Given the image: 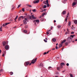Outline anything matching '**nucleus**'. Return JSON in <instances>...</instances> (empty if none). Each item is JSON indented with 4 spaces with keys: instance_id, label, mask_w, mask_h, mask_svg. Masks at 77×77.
Listing matches in <instances>:
<instances>
[{
    "instance_id": "nucleus-38",
    "label": "nucleus",
    "mask_w": 77,
    "mask_h": 77,
    "mask_svg": "<svg viewBox=\"0 0 77 77\" xmlns=\"http://www.w3.org/2000/svg\"><path fill=\"white\" fill-rule=\"evenodd\" d=\"M43 3L45 4V5H47V3H46V2L45 1H44Z\"/></svg>"
},
{
    "instance_id": "nucleus-11",
    "label": "nucleus",
    "mask_w": 77,
    "mask_h": 77,
    "mask_svg": "<svg viewBox=\"0 0 77 77\" xmlns=\"http://www.w3.org/2000/svg\"><path fill=\"white\" fill-rule=\"evenodd\" d=\"M7 26V25H6V23H4V24H3L2 25L3 27H5V26Z\"/></svg>"
},
{
    "instance_id": "nucleus-14",
    "label": "nucleus",
    "mask_w": 77,
    "mask_h": 77,
    "mask_svg": "<svg viewBox=\"0 0 77 77\" xmlns=\"http://www.w3.org/2000/svg\"><path fill=\"white\" fill-rule=\"evenodd\" d=\"M66 42V40H64L61 42V44H63V43H64V42Z\"/></svg>"
},
{
    "instance_id": "nucleus-27",
    "label": "nucleus",
    "mask_w": 77,
    "mask_h": 77,
    "mask_svg": "<svg viewBox=\"0 0 77 77\" xmlns=\"http://www.w3.org/2000/svg\"><path fill=\"white\" fill-rule=\"evenodd\" d=\"M68 26H70L71 25V22L69 21L68 24Z\"/></svg>"
},
{
    "instance_id": "nucleus-39",
    "label": "nucleus",
    "mask_w": 77,
    "mask_h": 77,
    "mask_svg": "<svg viewBox=\"0 0 77 77\" xmlns=\"http://www.w3.org/2000/svg\"><path fill=\"white\" fill-rule=\"evenodd\" d=\"M18 18V16H17L14 20H17Z\"/></svg>"
},
{
    "instance_id": "nucleus-6",
    "label": "nucleus",
    "mask_w": 77,
    "mask_h": 77,
    "mask_svg": "<svg viewBox=\"0 0 77 77\" xmlns=\"http://www.w3.org/2000/svg\"><path fill=\"white\" fill-rule=\"evenodd\" d=\"M39 2V0H38L37 1H34L33 2L34 3H38Z\"/></svg>"
},
{
    "instance_id": "nucleus-57",
    "label": "nucleus",
    "mask_w": 77,
    "mask_h": 77,
    "mask_svg": "<svg viewBox=\"0 0 77 77\" xmlns=\"http://www.w3.org/2000/svg\"><path fill=\"white\" fill-rule=\"evenodd\" d=\"M3 71V69H1V70H0V72H2Z\"/></svg>"
},
{
    "instance_id": "nucleus-60",
    "label": "nucleus",
    "mask_w": 77,
    "mask_h": 77,
    "mask_svg": "<svg viewBox=\"0 0 77 77\" xmlns=\"http://www.w3.org/2000/svg\"><path fill=\"white\" fill-rule=\"evenodd\" d=\"M55 50V48H53V49H52V50Z\"/></svg>"
},
{
    "instance_id": "nucleus-9",
    "label": "nucleus",
    "mask_w": 77,
    "mask_h": 77,
    "mask_svg": "<svg viewBox=\"0 0 77 77\" xmlns=\"http://www.w3.org/2000/svg\"><path fill=\"white\" fill-rule=\"evenodd\" d=\"M27 6H28V7H29V8H32V5H29L28 4H26Z\"/></svg>"
},
{
    "instance_id": "nucleus-13",
    "label": "nucleus",
    "mask_w": 77,
    "mask_h": 77,
    "mask_svg": "<svg viewBox=\"0 0 77 77\" xmlns=\"http://www.w3.org/2000/svg\"><path fill=\"white\" fill-rule=\"evenodd\" d=\"M39 66H40V67H43V64L42 63H40L39 65Z\"/></svg>"
},
{
    "instance_id": "nucleus-52",
    "label": "nucleus",
    "mask_w": 77,
    "mask_h": 77,
    "mask_svg": "<svg viewBox=\"0 0 77 77\" xmlns=\"http://www.w3.org/2000/svg\"><path fill=\"white\" fill-rule=\"evenodd\" d=\"M66 66H68L69 65V63H67L66 64Z\"/></svg>"
},
{
    "instance_id": "nucleus-3",
    "label": "nucleus",
    "mask_w": 77,
    "mask_h": 77,
    "mask_svg": "<svg viewBox=\"0 0 77 77\" xmlns=\"http://www.w3.org/2000/svg\"><path fill=\"white\" fill-rule=\"evenodd\" d=\"M72 38L71 37H69L67 38V41L69 43L70 42H72Z\"/></svg>"
},
{
    "instance_id": "nucleus-34",
    "label": "nucleus",
    "mask_w": 77,
    "mask_h": 77,
    "mask_svg": "<svg viewBox=\"0 0 77 77\" xmlns=\"http://www.w3.org/2000/svg\"><path fill=\"white\" fill-rule=\"evenodd\" d=\"M20 17V18H23V19H24V16H21Z\"/></svg>"
},
{
    "instance_id": "nucleus-24",
    "label": "nucleus",
    "mask_w": 77,
    "mask_h": 77,
    "mask_svg": "<svg viewBox=\"0 0 77 77\" xmlns=\"http://www.w3.org/2000/svg\"><path fill=\"white\" fill-rule=\"evenodd\" d=\"M65 2L64 0H63L62 1V3H65Z\"/></svg>"
},
{
    "instance_id": "nucleus-33",
    "label": "nucleus",
    "mask_w": 77,
    "mask_h": 77,
    "mask_svg": "<svg viewBox=\"0 0 77 77\" xmlns=\"http://www.w3.org/2000/svg\"><path fill=\"white\" fill-rule=\"evenodd\" d=\"M43 8H47V5H44L43 6Z\"/></svg>"
},
{
    "instance_id": "nucleus-16",
    "label": "nucleus",
    "mask_w": 77,
    "mask_h": 77,
    "mask_svg": "<svg viewBox=\"0 0 77 77\" xmlns=\"http://www.w3.org/2000/svg\"><path fill=\"white\" fill-rule=\"evenodd\" d=\"M23 32L25 33H27V30H24Z\"/></svg>"
},
{
    "instance_id": "nucleus-21",
    "label": "nucleus",
    "mask_w": 77,
    "mask_h": 77,
    "mask_svg": "<svg viewBox=\"0 0 77 77\" xmlns=\"http://www.w3.org/2000/svg\"><path fill=\"white\" fill-rule=\"evenodd\" d=\"M0 31L1 32H2V26H1L0 28Z\"/></svg>"
},
{
    "instance_id": "nucleus-8",
    "label": "nucleus",
    "mask_w": 77,
    "mask_h": 77,
    "mask_svg": "<svg viewBox=\"0 0 77 77\" xmlns=\"http://www.w3.org/2000/svg\"><path fill=\"white\" fill-rule=\"evenodd\" d=\"M52 40L53 42H55V41H56V39L55 38H53Z\"/></svg>"
},
{
    "instance_id": "nucleus-53",
    "label": "nucleus",
    "mask_w": 77,
    "mask_h": 77,
    "mask_svg": "<svg viewBox=\"0 0 77 77\" xmlns=\"http://www.w3.org/2000/svg\"><path fill=\"white\" fill-rule=\"evenodd\" d=\"M45 15V13H43L42 14V16H44Z\"/></svg>"
},
{
    "instance_id": "nucleus-4",
    "label": "nucleus",
    "mask_w": 77,
    "mask_h": 77,
    "mask_svg": "<svg viewBox=\"0 0 77 77\" xmlns=\"http://www.w3.org/2000/svg\"><path fill=\"white\" fill-rule=\"evenodd\" d=\"M27 22H29V21L28 20H27V18H25V20H23V24H24L26 25L27 24Z\"/></svg>"
},
{
    "instance_id": "nucleus-7",
    "label": "nucleus",
    "mask_w": 77,
    "mask_h": 77,
    "mask_svg": "<svg viewBox=\"0 0 77 77\" xmlns=\"http://www.w3.org/2000/svg\"><path fill=\"white\" fill-rule=\"evenodd\" d=\"M6 43H7V42H4L2 43V44L3 45V46H5L6 45Z\"/></svg>"
},
{
    "instance_id": "nucleus-32",
    "label": "nucleus",
    "mask_w": 77,
    "mask_h": 77,
    "mask_svg": "<svg viewBox=\"0 0 77 77\" xmlns=\"http://www.w3.org/2000/svg\"><path fill=\"white\" fill-rule=\"evenodd\" d=\"M68 43L67 42H66L65 43V44L66 45H68Z\"/></svg>"
},
{
    "instance_id": "nucleus-29",
    "label": "nucleus",
    "mask_w": 77,
    "mask_h": 77,
    "mask_svg": "<svg viewBox=\"0 0 77 77\" xmlns=\"http://www.w3.org/2000/svg\"><path fill=\"white\" fill-rule=\"evenodd\" d=\"M33 23H35V24H36V20H34L33 21Z\"/></svg>"
},
{
    "instance_id": "nucleus-40",
    "label": "nucleus",
    "mask_w": 77,
    "mask_h": 77,
    "mask_svg": "<svg viewBox=\"0 0 77 77\" xmlns=\"http://www.w3.org/2000/svg\"><path fill=\"white\" fill-rule=\"evenodd\" d=\"M46 2L47 3V4H48V0H47L46 1Z\"/></svg>"
},
{
    "instance_id": "nucleus-45",
    "label": "nucleus",
    "mask_w": 77,
    "mask_h": 77,
    "mask_svg": "<svg viewBox=\"0 0 77 77\" xmlns=\"http://www.w3.org/2000/svg\"><path fill=\"white\" fill-rule=\"evenodd\" d=\"M70 37H72V38L74 37L73 35H70Z\"/></svg>"
},
{
    "instance_id": "nucleus-43",
    "label": "nucleus",
    "mask_w": 77,
    "mask_h": 77,
    "mask_svg": "<svg viewBox=\"0 0 77 77\" xmlns=\"http://www.w3.org/2000/svg\"><path fill=\"white\" fill-rule=\"evenodd\" d=\"M47 7H49L50 6V5H49V4H47Z\"/></svg>"
},
{
    "instance_id": "nucleus-20",
    "label": "nucleus",
    "mask_w": 77,
    "mask_h": 77,
    "mask_svg": "<svg viewBox=\"0 0 77 77\" xmlns=\"http://www.w3.org/2000/svg\"><path fill=\"white\" fill-rule=\"evenodd\" d=\"M62 47V44H60L59 46V48H61V47Z\"/></svg>"
},
{
    "instance_id": "nucleus-46",
    "label": "nucleus",
    "mask_w": 77,
    "mask_h": 77,
    "mask_svg": "<svg viewBox=\"0 0 77 77\" xmlns=\"http://www.w3.org/2000/svg\"><path fill=\"white\" fill-rule=\"evenodd\" d=\"M67 20H68V18H66V19H65V21H66V22H67Z\"/></svg>"
},
{
    "instance_id": "nucleus-1",
    "label": "nucleus",
    "mask_w": 77,
    "mask_h": 77,
    "mask_svg": "<svg viewBox=\"0 0 77 77\" xmlns=\"http://www.w3.org/2000/svg\"><path fill=\"white\" fill-rule=\"evenodd\" d=\"M29 19L30 20H35V19H36V17L34 16V15H31V16H30L29 17Z\"/></svg>"
},
{
    "instance_id": "nucleus-19",
    "label": "nucleus",
    "mask_w": 77,
    "mask_h": 77,
    "mask_svg": "<svg viewBox=\"0 0 77 77\" xmlns=\"http://www.w3.org/2000/svg\"><path fill=\"white\" fill-rule=\"evenodd\" d=\"M74 23H75V24H77V20H75L74 21Z\"/></svg>"
},
{
    "instance_id": "nucleus-44",
    "label": "nucleus",
    "mask_w": 77,
    "mask_h": 77,
    "mask_svg": "<svg viewBox=\"0 0 77 77\" xmlns=\"http://www.w3.org/2000/svg\"><path fill=\"white\" fill-rule=\"evenodd\" d=\"M41 21H44V19L43 18H42L41 20Z\"/></svg>"
},
{
    "instance_id": "nucleus-55",
    "label": "nucleus",
    "mask_w": 77,
    "mask_h": 77,
    "mask_svg": "<svg viewBox=\"0 0 77 77\" xmlns=\"http://www.w3.org/2000/svg\"><path fill=\"white\" fill-rule=\"evenodd\" d=\"M74 32H71V34H74Z\"/></svg>"
},
{
    "instance_id": "nucleus-41",
    "label": "nucleus",
    "mask_w": 77,
    "mask_h": 77,
    "mask_svg": "<svg viewBox=\"0 0 77 77\" xmlns=\"http://www.w3.org/2000/svg\"><path fill=\"white\" fill-rule=\"evenodd\" d=\"M44 41L45 42H47V41L45 40V39H44Z\"/></svg>"
},
{
    "instance_id": "nucleus-56",
    "label": "nucleus",
    "mask_w": 77,
    "mask_h": 77,
    "mask_svg": "<svg viewBox=\"0 0 77 77\" xmlns=\"http://www.w3.org/2000/svg\"><path fill=\"white\" fill-rule=\"evenodd\" d=\"M68 32H66V33H65V34H66V35H67V34H68Z\"/></svg>"
},
{
    "instance_id": "nucleus-42",
    "label": "nucleus",
    "mask_w": 77,
    "mask_h": 77,
    "mask_svg": "<svg viewBox=\"0 0 77 77\" xmlns=\"http://www.w3.org/2000/svg\"><path fill=\"white\" fill-rule=\"evenodd\" d=\"M20 6H21V4L19 5H18V7H17V8H19L20 7Z\"/></svg>"
},
{
    "instance_id": "nucleus-48",
    "label": "nucleus",
    "mask_w": 77,
    "mask_h": 77,
    "mask_svg": "<svg viewBox=\"0 0 77 77\" xmlns=\"http://www.w3.org/2000/svg\"><path fill=\"white\" fill-rule=\"evenodd\" d=\"M74 1L75 2V3H77V0H74Z\"/></svg>"
},
{
    "instance_id": "nucleus-62",
    "label": "nucleus",
    "mask_w": 77,
    "mask_h": 77,
    "mask_svg": "<svg viewBox=\"0 0 77 77\" xmlns=\"http://www.w3.org/2000/svg\"><path fill=\"white\" fill-rule=\"evenodd\" d=\"M13 9H14V7L12 9V11H13Z\"/></svg>"
},
{
    "instance_id": "nucleus-37",
    "label": "nucleus",
    "mask_w": 77,
    "mask_h": 77,
    "mask_svg": "<svg viewBox=\"0 0 77 77\" xmlns=\"http://www.w3.org/2000/svg\"><path fill=\"white\" fill-rule=\"evenodd\" d=\"M22 11H23V12H24V11H25V10H24V8H23L22 9Z\"/></svg>"
},
{
    "instance_id": "nucleus-54",
    "label": "nucleus",
    "mask_w": 77,
    "mask_h": 77,
    "mask_svg": "<svg viewBox=\"0 0 77 77\" xmlns=\"http://www.w3.org/2000/svg\"><path fill=\"white\" fill-rule=\"evenodd\" d=\"M47 53V52H45L43 54H46Z\"/></svg>"
},
{
    "instance_id": "nucleus-30",
    "label": "nucleus",
    "mask_w": 77,
    "mask_h": 77,
    "mask_svg": "<svg viewBox=\"0 0 77 77\" xmlns=\"http://www.w3.org/2000/svg\"><path fill=\"white\" fill-rule=\"evenodd\" d=\"M36 22L37 23H39V20H36Z\"/></svg>"
},
{
    "instance_id": "nucleus-63",
    "label": "nucleus",
    "mask_w": 77,
    "mask_h": 77,
    "mask_svg": "<svg viewBox=\"0 0 77 77\" xmlns=\"http://www.w3.org/2000/svg\"><path fill=\"white\" fill-rule=\"evenodd\" d=\"M46 9H44L43 11H46Z\"/></svg>"
},
{
    "instance_id": "nucleus-2",
    "label": "nucleus",
    "mask_w": 77,
    "mask_h": 77,
    "mask_svg": "<svg viewBox=\"0 0 77 77\" xmlns=\"http://www.w3.org/2000/svg\"><path fill=\"white\" fill-rule=\"evenodd\" d=\"M37 59H38V58H36L34 60V59L32 60L31 61V63L29 64V65H32V63L33 64L35 62H36Z\"/></svg>"
},
{
    "instance_id": "nucleus-35",
    "label": "nucleus",
    "mask_w": 77,
    "mask_h": 77,
    "mask_svg": "<svg viewBox=\"0 0 77 77\" xmlns=\"http://www.w3.org/2000/svg\"><path fill=\"white\" fill-rule=\"evenodd\" d=\"M20 20H21V18L20 17L18 18V21H20Z\"/></svg>"
},
{
    "instance_id": "nucleus-31",
    "label": "nucleus",
    "mask_w": 77,
    "mask_h": 77,
    "mask_svg": "<svg viewBox=\"0 0 77 77\" xmlns=\"http://www.w3.org/2000/svg\"><path fill=\"white\" fill-rule=\"evenodd\" d=\"M60 67H57V70H60Z\"/></svg>"
},
{
    "instance_id": "nucleus-26",
    "label": "nucleus",
    "mask_w": 77,
    "mask_h": 77,
    "mask_svg": "<svg viewBox=\"0 0 77 77\" xmlns=\"http://www.w3.org/2000/svg\"><path fill=\"white\" fill-rule=\"evenodd\" d=\"M76 3V2H73V3H72V5H73V6H74V5H75V3Z\"/></svg>"
},
{
    "instance_id": "nucleus-10",
    "label": "nucleus",
    "mask_w": 77,
    "mask_h": 77,
    "mask_svg": "<svg viewBox=\"0 0 77 77\" xmlns=\"http://www.w3.org/2000/svg\"><path fill=\"white\" fill-rule=\"evenodd\" d=\"M5 49H8V48H9V46H8V45H6L5 46Z\"/></svg>"
},
{
    "instance_id": "nucleus-17",
    "label": "nucleus",
    "mask_w": 77,
    "mask_h": 77,
    "mask_svg": "<svg viewBox=\"0 0 77 77\" xmlns=\"http://www.w3.org/2000/svg\"><path fill=\"white\" fill-rule=\"evenodd\" d=\"M32 11H33L34 12H35L36 11V9H34L32 10Z\"/></svg>"
},
{
    "instance_id": "nucleus-15",
    "label": "nucleus",
    "mask_w": 77,
    "mask_h": 77,
    "mask_svg": "<svg viewBox=\"0 0 77 77\" xmlns=\"http://www.w3.org/2000/svg\"><path fill=\"white\" fill-rule=\"evenodd\" d=\"M65 65V63H60V65H61L62 66H63V65Z\"/></svg>"
},
{
    "instance_id": "nucleus-51",
    "label": "nucleus",
    "mask_w": 77,
    "mask_h": 77,
    "mask_svg": "<svg viewBox=\"0 0 77 77\" xmlns=\"http://www.w3.org/2000/svg\"><path fill=\"white\" fill-rule=\"evenodd\" d=\"M55 48L56 49H57V48H58V47H57V46H56L55 47Z\"/></svg>"
},
{
    "instance_id": "nucleus-61",
    "label": "nucleus",
    "mask_w": 77,
    "mask_h": 77,
    "mask_svg": "<svg viewBox=\"0 0 77 77\" xmlns=\"http://www.w3.org/2000/svg\"><path fill=\"white\" fill-rule=\"evenodd\" d=\"M50 52V51H48L47 53H49Z\"/></svg>"
},
{
    "instance_id": "nucleus-12",
    "label": "nucleus",
    "mask_w": 77,
    "mask_h": 77,
    "mask_svg": "<svg viewBox=\"0 0 77 77\" xmlns=\"http://www.w3.org/2000/svg\"><path fill=\"white\" fill-rule=\"evenodd\" d=\"M65 14H66V11H63L62 14L63 15H65Z\"/></svg>"
},
{
    "instance_id": "nucleus-25",
    "label": "nucleus",
    "mask_w": 77,
    "mask_h": 77,
    "mask_svg": "<svg viewBox=\"0 0 77 77\" xmlns=\"http://www.w3.org/2000/svg\"><path fill=\"white\" fill-rule=\"evenodd\" d=\"M10 75H12V74H13L14 73H13V72H10Z\"/></svg>"
},
{
    "instance_id": "nucleus-59",
    "label": "nucleus",
    "mask_w": 77,
    "mask_h": 77,
    "mask_svg": "<svg viewBox=\"0 0 77 77\" xmlns=\"http://www.w3.org/2000/svg\"><path fill=\"white\" fill-rule=\"evenodd\" d=\"M2 53V50L0 49V54Z\"/></svg>"
},
{
    "instance_id": "nucleus-23",
    "label": "nucleus",
    "mask_w": 77,
    "mask_h": 77,
    "mask_svg": "<svg viewBox=\"0 0 77 77\" xmlns=\"http://www.w3.org/2000/svg\"><path fill=\"white\" fill-rule=\"evenodd\" d=\"M59 67L60 68V69H61V68H63V66L60 65Z\"/></svg>"
},
{
    "instance_id": "nucleus-47",
    "label": "nucleus",
    "mask_w": 77,
    "mask_h": 77,
    "mask_svg": "<svg viewBox=\"0 0 77 77\" xmlns=\"http://www.w3.org/2000/svg\"><path fill=\"white\" fill-rule=\"evenodd\" d=\"M49 34H50V33H49V32H47V35H49Z\"/></svg>"
},
{
    "instance_id": "nucleus-58",
    "label": "nucleus",
    "mask_w": 77,
    "mask_h": 77,
    "mask_svg": "<svg viewBox=\"0 0 77 77\" xmlns=\"http://www.w3.org/2000/svg\"><path fill=\"white\" fill-rule=\"evenodd\" d=\"M68 18V16H67L66 17V18Z\"/></svg>"
},
{
    "instance_id": "nucleus-22",
    "label": "nucleus",
    "mask_w": 77,
    "mask_h": 77,
    "mask_svg": "<svg viewBox=\"0 0 77 77\" xmlns=\"http://www.w3.org/2000/svg\"><path fill=\"white\" fill-rule=\"evenodd\" d=\"M51 68H52V67H51V66H49L48 67V69H51Z\"/></svg>"
},
{
    "instance_id": "nucleus-36",
    "label": "nucleus",
    "mask_w": 77,
    "mask_h": 77,
    "mask_svg": "<svg viewBox=\"0 0 77 77\" xmlns=\"http://www.w3.org/2000/svg\"><path fill=\"white\" fill-rule=\"evenodd\" d=\"M70 76L71 77H73V75H72V74H70Z\"/></svg>"
},
{
    "instance_id": "nucleus-5",
    "label": "nucleus",
    "mask_w": 77,
    "mask_h": 77,
    "mask_svg": "<svg viewBox=\"0 0 77 77\" xmlns=\"http://www.w3.org/2000/svg\"><path fill=\"white\" fill-rule=\"evenodd\" d=\"M29 63H30L29 62V61H27L25 63L24 65L25 66H27V65H28Z\"/></svg>"
},
{
    "instance_id": "nucleus-18",
    "label": "nucleus",
    "mask_w": 77,
    "mask_h": 77,
    "mask_svg": "<svg viewBox=\"0 0 77 77\" xmlns=\"http://www.w3.org/2000/svg\"><path fill=\"white\" fill-rule=\"evenodd\" d=\"M6 54V52H4V53L3 54H2V57H4V56H5V55Z\"/></svg>"
},
{
    "instance_id": "nucleus-64",
    "label": "nucleus",
    "mask_w": 77,
    "mask_h": 77,
    "mask_svg": "<svg viewBox=\"0 0 77 77\" xmlns=\"http://www.w3.org/2000/svg\"><path fill=\"white\" fill-rule=\"evenodd\" d=\"M56 20H54V23H56Z\"/></svg>"
},
{
    "instance_id": "nucleus-28",
    "label": "nucleus",
    "mask_w": 77,
    "mask_h": 77,
    "mask_svg": "<svg viewBox=\"0 0 77 77\" xmlns=\"http://www.w3.org/2000/svg\"><path fill=\"white\" fill-rule=\"evenodd\" d=\"M57 27L58 29H60L61 27L60 25H58Z\"/></svg>"
},
{
    "instance_id": "nucleus-50",
    "label": "nucleus",
    "mask_w": 77,
    "mask_h": 77,
    "mask_svg": "<svg viewBox=\"0 0 77 77\" xmlns=\"http://www.w3.org/2000/svg\"><path fill=\"white\" fill-rule=\"evenodd\" d=\"M67 32H69V29L68 28L67 29Z\"/></svg>"
},
{
    "instance_id": "nucleus-49",
    "label": "nucleus",
    "mask_w": 77,
    "mask_h": 77,
    "mask_svg": "<svg viewBox=\"0 0 77 77\" xmlns=\"http://www.w3.org/2000/svg\"><path fill=\"white\" fill-rule=\"evenodd\" d=\"M6 23V25H7L8 24H10V23Z\"/></svg>"
}]
</instances>
